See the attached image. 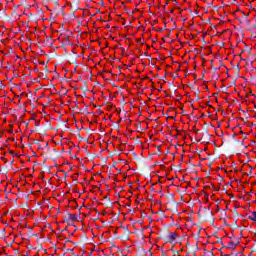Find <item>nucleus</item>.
Segmentation results:
<instances>
[{"mask_svg": "<svg viewBox=\"0 0 256 256\" xmlns=\"http://www.w3.org/2000/svg\"><path fill=\"white\" fill-rule=\"evenodd\" d=\"M77 156L76 155H74V156H72V159H74V158H76Z\"/></svg>", "mask_w": 256, "mask_h": 256, "instance_id": "18", "label": "nucleus"}, {"mask_svg": "<svg viewBox=\"0 0 256 256\" xmlns=\"http://www.w3.org/2000/svg\"><path fill=\"white\" fill-rule=\"evenodd\" d=\"M234 215H239V213H237V212H234Z\"/></svg>", "mask_w": 256, "mask_h": 256, "instance_id": "21", "label": "nucleus"}, {"mask_svg": "<svg viewBox=\"0 0 256 256\" xmlns=\"http://www.w3.org/2000/svg\"><path fill=\"white\" fill-rule=\"evenodd\" d=\"M230 197H232V198H233L234 196H233V195H231Z\"/></svg>", "mask_w": 256, "mask_h": 256, "instance_id": "28", "label": "nucleus"}, {"mask_svg": "<svg viewBox=\"0 0 256 256\" xmlns=\"http://www.w3.org/2000/svg\"><path fill=\"white\" fill-rule=\"evenodd\" d=\"M208 215H213V212H208Z\"/></svg>", "mask_w": 256, "mask_h": 256, "instance_id": "16", "label": "nucleus"}, {"mask_svg": "<svg viewBox=\"0 0 256 256\" xmlns=\"http://www.w3.org/2000/svg\"><path fill=\"white\" fill-rule=\"evenodd\" d=\"M251 193H253V191H250V192L246 193V195H251Z\"/></svg>", "mask_w": 256, "mask_h": 256, "instance_id": "12", "label": "nucleus"}, {"mask_svg": "<svg viewBox=\"0 0 256 256\" xmlns=\"http://www.w3.org/2000/svg\"><path fill=\"white\" fill-rule=\"evenodd\" d=\"M192 251H193V253H196L197 251H199V246H197V244L194 245V246L192 247Z\"/></svg>", "mask_w": 256, "mask_h": 256, "instance_id": "8", "label": "nucleus"}, {"mask_svg": "<svg viewBox=\"0 0 256 256\" xmlns=\"http://www.w3.org/2000/svg\"><path fill=\"white\" fill-rule=\"evenodd\" d=\"M77 156L76 155H74V156H72V159H74V158H76Z\"/></svg>", "mask_w": 256, "mask_h": 256, "instance_id": "19", "label": "nucleus"}, {"mask_svg": "<svg viewBox=\"0 0 256 256\" xmlns=\"http://www.w3.org/2000/svg\"><path fill=\"white\" fill-rule=\"evenodd\" d=\"M214 191H219V188H215Z\"/></svg>", "mask_w": 256, "mask_h": 256, "instance_id": "17", "label": "nucleus"}, {"mask_svg": "<svg viewBox=\"0 0 256 256\" xmlns=\"http://www.w3.org/2000/svg\"><path fill=\"white\" fill-rule=\"evenodd\" d=\"M242 61H245V59H244V58H242Z\"/></svg>", "mask_w": 256, "mask_h": 256, "instance_id": "27", "label": "nucleus"}, {"mask_svg": "<svg viewBox=\"0 0 256 256\" xmlns=\"http://www.w3.org/2000/svg\"><path fill=\"white\" fill-rule=\"evenodd\" d=\"M217 95H219V93L217 92L213 94L214 97H217Z\"/></svg>", "mask_w": 256, "mask_h": 256, "instance_id": "11", "label": "nucleus"}, {"mask_svg": "<svg viewBox=\"0 0 256 256\" xmlns=\"http://www.w3.org/2000/svg\"><path fill=\"white\" fill-rule=\"evenodd\" d=\"M67 224H68V225H71V222L67 221Z\"/></svg>", "mask_w": 256, "mask_h": 256, "instance_id": "22", "label": "nucleus"}, {"mask_svg": "<svg viewBox=\"0 0 256 256\" xmlns=\"http://www.w3.org/2000/svg\"><path fill=\"white\" fill-rule=\"evenodd\" d=\"M77 156L76 155H74V156H72V159H74V158H76Z\"/></svg>", "mask_w": 256, "mask_h": 256, "instance_id": "20", "label": "nucleus"}, {"mask_svg": "<svg viewBox=\"0 0 256 256\" xmlns=\"http://www.w3.org/2000/svg\"><path fill=\"white\" fill-rule=\"evenodd\" d=\"M230 239H232V243H234L235 244V246L237 247V245H239V243H241L240 241H239V239H237V238H230Z\"/></svg>", "mask_w": 256, "mask_h": 256, "instance_id": "7", "label": "nucleus"}, {"mask_svg": "<svg viewBox=\"0 0 256 256\" xmlns=\"http://www.w3.org/2000/svg\"><path fill=\"white\" fill-rule=\"evenodd\" d=\"M250 221H256V211L252 212V216H249Z\"/></svg>", "mask_w": 256, "mask_h": 256, "instance_id": "5", "label": "nucleus"}, {"mask_svg": "<svg viewBox=\"0 0 256 256\" xmlns=\"http://www.w3.org/2000/svg\"><path fill=\"white\" fill-rule=\"evenodd\" d=\"M226 247V249H231L232 251H235L237 249V246L232 242V240L229 242V244Z\"/></svg>", "mask_w": 256, "mask_h": 256, "instance_id": "4", "label": "nucleus"}, {"mask_svg": "<svg viewBox=\"0 0 256 256\" xmlns=\"http://www.w3.org/2000/svg\"><path fill=\"white\" fill-rule=\"evenodd\" d=\"M217 243H221V245H223V241L221 240V238H218Z\"/></svg>", "mask_w": 256, "mask_h": 256, "instance_id": "10", "label": "nucleus"}, {"mask_svg": "<svg viewBox=\"0 0 256 256\" xmlns=\"http://www.w3.org/2000/svg\"><path fill=\"white\" fill-rule=\"evenodd\" d=\"M82 91H84V93H87V91H89V88H87V82H84V85L81 87Z\"/></svg>", "mask_w": 256, "mask_h": 256, "instance_id": "6", "label": "nucleus"}, {"mask_svg": "<svg viewBox=\"0 0 256 256\" xmlns=\"http://www.w3.org/2000/svg\"><path fill=\"white\" fill-rule=\"evenodd\" d=\"M122 229H124V236L119 237V239H124L125 241H129V235H131V232L129 231V227L127 226H121Z\"/></svg>", "mask_w": 256, "mask_h": 256, "instance_id": "1", "label": "nucleus"}, {"mask_svg": "<svg viewBox=\"0 0 256 256\" xmlns=\"http://www.w3.org/2000/svg\"><path fill=\"white\" fill-rule=\"evenodd\" d=\"M40 63V65H45V62H39Z\"/></svg>", "mask_w": 256, "mask_h": 256, "instance_id": "14", "label": "nucleus"}, {"mask_svg": "<svg viewBox=\"0 0 256 256\" xmlns=\"http://www.w3.org/2000/svg\"><path fill=\"white\" fill-rule=\"evenodd\" d=\"M68 219L73 223V221H79V216L77 214H68Z\"/></svg>", "mask_w": 256, "mask_h": 256, "instance_id": "3", "label": "nucleus"}, {"mask_svg": "<svg viewBox=\"0 0 256 256\" xmlns=\"http://www.w3.org/2000/svg\"><path fill=\"white\" fill-rule=\"evenodd\" d=\"M10 155H15V154L13 153V151H10Z\"/></svg>", "mask_w": 256, "mask_h": 256, "instance_id": "15", "label": "nucleus"}, {"mask_svg": "<svg viewBox=\"0 0 256 256\" xmlns=\"http://www.w3.org/2000/svg\"><path fill=\"white\" fill-rule=\"evenodd\" d=\"M112 167H115V164H112Z\"/></svg>", "mask_w": 256, "mask_h": 256, "instance_id": "26", "label": "nucleus"}, {"mask_svg": "<svg viewBox=\"0 0 256 256\" xmlns=\"http://www.w3.org/2000/svg\"><path fill=\"white\" fill-rule=\"evenodd\" d=\"M177 233L176 232H169L168 237L166 238V243H173L177 238Z\"/></svg>", "mask_w": 256, "mask_h": 256, "instance_id": "2", "label": "nucleus"}, {"mask_svg": "<svg viewBox=\"0 0 256 256\" xmlns=\"http://www.w3.org/2000/svg\"><path fill=\"white\" fill-rule=\"evenodd\" d=\"M221 89H222L223 93H227V90L229 89V87L222 86Z\"/></svg>", "mask_w": 256, "mask_h": 256, "instance_id": "9", "label": "nucleus"}, {"mask_svg": "<svg viewBox=\"0 0 256 256\" xmlns=\"http://www.w3.org/2000/svg\"><path fill=\"white\" fill-rule=\"evenodd\" d=\"M0 159H4L5 163H7V159H5V158H3V157H1Z\"/></svg>", "mask_w": 256, "mask_h": 256, "instance_id": "13", "label": "nucleus"}, {"mask_svg": "<svg viewBox=\"0 0 256 256\" xmlns=\"http://www.w3.org/2000/svg\"><path fill=\"white\" fill-rule=\"evenodd\" d=\"M202 117H205V114H202Z\"/></svg>", "mask_w": 256, "mask_h": 256, "instance_id": "24", "label": "nucleus"}, {"mask_svg": "<svg viewBox=\"0 0 256 256\" xmlns=\"http://www.w3.org/2000/svg\"><path fill=\"white\" fill-rule=\"evenodd\" d=\"M196 133H199V130H196Z\"/></svg>", "mask_w": 256, "mask_h": 256, "instance_id": "25", "label": "nucleus"}, {"mask_svg": "<svg viewBox=\"0 0 256 256\" xmlns=\"http://www.w3.org/2000/svg\"><path fill=\"white\" fill-rule=\"evenodd\" d=\"M237 69H238V71H239V64H237Z\"/></svg>", "mask_w": 256, "mask_h": 256, "instance_id": "23", "label": "nucleus"}]
</instances>
